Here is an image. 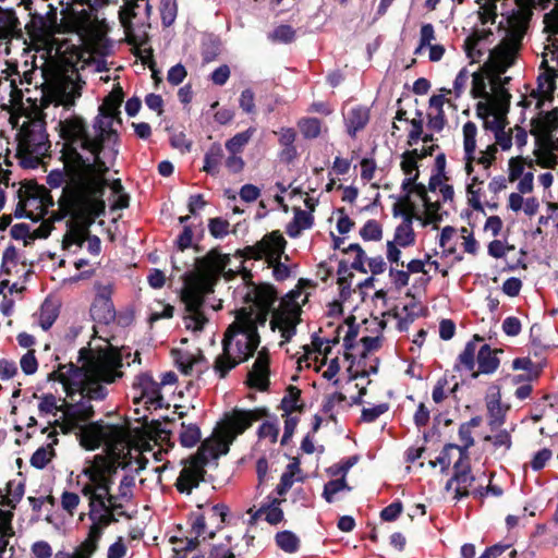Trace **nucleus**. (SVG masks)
<instances>
[{
	"instance_id": "nucleus-24",
	"label": "nucleus",
	"mask_w": 558,
	"mask_h": 558,
	"mask_svg": "<svg viewBox=\"0 0 558 558\" xmlns=\"http://www.w3.org/2000/svg\"><path fill=\"white\" fill-rule=\"evenodd\" d=\"M172 356L177 367L186 376L202 374L206 368L205 357L198 350L191 352L182 349H173Z\"/></svg>"
},
{
	"instance_id": "nucleus-35",
	"label": "nucleus",
	"mask_w": 558,
	"mask_h": 558,
	"mask_svg": "<svg viewBox=\"0 0 558 558\" xmlns=\"http://www.w3.org/2000/svg\"><path fill=\"white\" fill-rule=\"evenodd\" d=\"M345 125L348 133L354 136L357 131L362 130L368 122V110L364 107H354L345 114Z\"/></svg>"
},
{
	"instance_id": "nucleus-62",
	"label": "nucleus",
	"mask_w": 558,
	"mask_h": 558,
	"mask_svg": "<svg viewBox=\"0 0 558 558\" xmlns=\"http://www.w3.org/2000/svg\"><path fill=\"white\" fill-rule=\"evenodd\" d=\"M325 368H322V376L327 380H332L333 384L338 383L337 375L340 372V363L338 357H332L329 361L326 360V364L324 366Z\"/></svg>"
},
{
	"instance_id": "nucleus-61",
	"label": "nucleus",
	"mask_w": 558,
	"mask_h": 558,
	"mask_svg": "<svg viewBox=\"0 0 558 558\" xmlns=\"http://www.w3.org/2000/svg\"><path fill=\"white\" fill-rule=\"evenodd\" d=\"M81 502V498L76 493L63 492L61 495V507L71 515L74 513Z\"/></svg>"
},
{
	"instance_id": "nucleus-48",
	"label": "nucleus",
	"mask_w": 558,
	"mask_h": 558,
	"mask_svg": "<svg viewBox=\"0 0 558 558\" xmlns=\"http://www.w3.org/2000/svg\"><path fill=\"white\" fill-rule=\"evenodd\" d=\"M58 317V308L52 302L46 301L39 312L38 324L44 330H48Z\"/></svg>"
},
{
	"instance_id": "nucleus-38",
	"label": "nucleus",
	"mask_w": 558,
	"mask_h": 558,
	"mask_svg": "<svg viewBox=\"0 0 558 558\" xmlns=\"http://www.w3.org/2000/svg\"><path fill=\"white\" fill-rule=\"evenodd\" d=\"M460 231L452 227H445L439 234V246L444 254L453 255L458 251Z\"/></svg>"
},
{
	"instance_id": "nucleus-42",
	"label": "nucleus",
	"mask_w": 558,
	"mask_h": 558,
	"mask_svg": "<svg viewBox=\"0 0 558 558\" xmlns=\"http://www.w3.org/2000/svg\"><path fill=\"white\" fill-rule=\"evenodd\" d=\"M199 510L211 529H218L225 522V518L227 515V508L223 505L208 506L205 508H199Z\"/></svg>"
},
{
	"instance_id": "nucleus-19",
	"label": "nucleus",
	"mask_w": 558,
	"mask_h": 558,
	"mask_svg": "<svg viewBox=\"0 0 558 558\" xmlns=\"http://www.w3.org/2000/svg\"><path fill=\"white\" fill-rule=\"evenodd\" d=\"M287 241L280 231L266 233L254 245L245 246L241 255L247 259H265L266 263H274L284 255Z\"/></svg>"
},
{
	"instance_id": "nucleus-22",
	"label": "nucleus",
	"mask_w": 558,
	"mask_h": 558,
	"mask_svg": "<svg viewBox=\"0 0 558 558\" xmlns=\"http://www.w3.org/2000/svg\"><path fill=\"white\" fill-rule=\"evenodd\" d=\"M422 312V304L414 296L408 294L401 305L396 306L393 314H386L384 317L386 320H381L379 325H384L392 319L396 323V327L400 330H407L409 325Z\"/></svg>"
},
{
	"instance_id": "nucleus-51",
	"label": "nucleus",
	"mask_w": 558,
	"mask_h": 558,
	"mask_svg": "<svg viewBox=\"0 0 558 558\" xmlns=\"http://www.w3.org/2000/svg\"><path fill=\"white\" fill-rule=\"evenodd\" d=\"M92 225H89L87 227V229H89ZM88 230H86L83 239L77 242V243H72V244H69V245H65L64 243V239L62 240V246L63 248L65 250H70L72 246H81L83 244L84 241H87V250L90 254L93 255H98L100 253V248H101V243H100V240L98 236H89L88 234Z\"/></svg>"
},
{
	"instance_id": "nucleus-44",
	"label": "nucleus",
	"mask_w": 558,
	"mask_h": 558,
	"mask_svg": "<svg viewBox=\"0 0 558 558\" xmlns=\"http://www.w3.org/2000/svg\"><path fill=\"white\" fill-rule=\"evenodd\" d=\"M255 128H248L244 132L236 133L233 137L226 142V149L229 154H242L245 145L251 141L255 134Z\"/></svg>"
},
{
	"instance_id": "nucleus-14",
	"label": "nucleus",
	"mask_w": 558,
	"mask_h": 558,
	"mask_svg": "<svg viewBox=\"0 0 558 558\" xmlns=\"http://www.w3.org/2000/svg\"><path fill=\"white\" fill-rule=\"evenodd\" d=\"M123 101V90L120 85H116L110 94L104 99L99 107L98 114L93 122V129L99 131L100 136L106 142L102 150V158L106 160H116L119 154V135L116 125L121 124L120 107Z\"/></svg>"
},
{
	"instance_id": "nucleus-46",
	"label": "nucleus",
	"mask_w": 558,
	"mask_h": 558,
	"mask_svg": "<svg viewBox=\"0 0 558 558\" xmlns=\"http://www.w3.org/2000/svg\"><path fill=\"white\" fill-rule=\"evenodd\" d=\"M223 158V149L220 144H213L205 155L204 170L208 173H217Z\"/></svg>"
},
{
	"instance_id": "nucleus-49",
	"label": "nucleus",
	"mask_w": 558,
	"mask_h": 558,
	"mask_svg": "<svg viewBox=\"0 0 558 558\" xmlns=\"http://www.w3.org/2000/svg\"><path fill=\"white\" fill-rule=\"evenodd\" d=\"M299 472V466L296 463H290L281 475L280 483L276 488V492L279 496H283L294 484V482L298 480L295 477L296 473Z\"/></svg>"
},
{
	"instance_id": "nucleus-15",
	"label": "nucleus",
	"mask_w": 558,
	"mask_h": 558,
	"mask_svg": "<svg viewBox=\"0 0 558 558\" xmlns=\"http://www.w3.org/2000/svg\"><path fill=\"white\" fill-rule=\"evenodd\" d=\"M531 118V134L535 138L534 156L535 161L543 168H554L557 165L555 150L558 148V138L554 132L558 129V109L551 111L534 110Z\"/></svg>"
},
{
	"instance_id": "nucleus-47",
	"label": "nucleus",
	"mask_w": 558,
	"mask_h": 558,
	"mask_svg": "<svg viewBox=\"0 0 558 558\" xmlns=\"http://www.w3.org/2000/svg\"><path fill=\"white\" fill-rule=\"evenodd\" d=\"M277 546L286 553H295L300 545L299 537L291 531H282L276 534Z\"/></svg>"
},
{
	"instance_id": "nucleus-4",
	"label": "nucleus",
	"mask_w": 558,
	"mask_h": 558,
	"mask_svg": "<svg viewBox=\"0 0 558 558\" xmlns=\"http://www.w3.org/2000/svg\"><path fill=\"white\" fill-rule=\"evenodd\" d=\"M519 13L512 10L507 16L502 15L499 25L504 32V36L499 44L493 49H488L489 54L485 61L482 71L470 72L462 69L454 78L453 92L456 97H460L471 78V96L473 97V88L475 78L482 77L492 82L493 87H500L504 92H508L506 84L510 77L502 76L506 71L512 66L517 60L518 53L522 46V40L527 31V11L520 9ZM487 34L485 31H476L465 40V52L471 62L481 61V57L487 50L485 45Z\"/></svg>"
},
{
	"instance_id": "nucleus-63",
	"label": "nucleus",
	"mask_w": 558,
	"mask_h": 558,
	"mask_svg": "<svg viewBox=\"0 0 558 558\" xmlns=\"http://www.w3.org/2000/svg\"><path fill=\"white\" fill-rule=\"evenodd\" d=\"M20 365L24 374L33 375L38 368L34 350H28L20 360Z\"/></svg>"
},
{
	"instance_id": "nucleus-27",
	"label": "nucleus",
	"mask_w": 558,
	"mask_h": 558,
	"mask_svg": "<svg viewBox=\"0 0 558 558\" xmlns=\"http://www.w3.org/2000/svg\"><path fill=\"white\" fill-rule=\"evenodd\" d=\"M314 349L304 345L303 347V355L299 357L300 366L304 365L306 367H313L316 372H320L326 364V357L330 352V345L327 342L325 347L323 342L319 344L314 341Z\"/></svg>"
},
{
	"instance_id": "nucleus-30",
	"label": "nucleus",
	"mask_w": 558,
	"mask_h": 558,
	"mask_svg": "<svg viewBox=\"0 0 558 558\" xmlns=\"http://www.w3.org/2000/svg\"><path fill=\"white\" fill-rule=\"evenodd\" d=\"M466 457V451L461 446L449 444L445 446L436 461L432 464L434 466L438 464L442 471H446L453 462L454 469H459Z\"/></svg>"
},
{
	"instance_id": "nucleus-11",
	"label": "nucleus",
	"mask_w": 558,
	"mask_h": 558,
	"mask_svg": "<svg viewBox=\"0 0 558 558\" xmlns=\"http://www.w3.org/2000/svg\"><path fill=\"white\" fill-rule=\"evenodd\" d=\"M69 32L75 33L83 47L72 46L66 48L63 62L75 72L83 70L101 46L105 39V29L101 22L88 11H73L65 20Z\"/></svg>"
},
{
	"instance_id": "nucleus-59",
	"label": "nucleus",
	"mask_w": 558,
	"mask_h": 558,
	"mask_svg": "<svg viewBox=\"0 0 558 558\" xmlns=\"http://www.w3.org/2000/svg\"><path fill=\"white\" fill-rule=\"evenodd\" d=\"M178 8L175 0H163L161 8V19L166 26H170L177 16Z\"/></svg>"
},
{
	"instance_id": "nucleus-21",
	"label": "nucleus",
	"mask_w": 558,
	"mask_h": 558,
	"mask_svg": "<svg viewBox=\"0 0 558 558\" xmlns=\"http://www.w3.org/2000/svg\"><path fill=\"white\" fill-rule=\"evenodd\" d=\"M134 402L144 403L145 407L158 409L162 407L160 386L148 374L136 376L133 383Z\"/></svg>"
},
{
	"instance_id": "nucleus-53",
	"label": "nucleus",
	"mask_w": 558,
	"mask_h": 558,
	"mask_svg": "<svg viewBox=\"0 0 558 558\" xmlns=\"http://www.w3.org/2000/svg\"><path fill=\"white\" fill-rule=\"evenodd\" d=\"M301 133L306 138H315L320 133V121L316 118L303 119L299 122Z\"/></svg>"
},
{
	"instance_id": "nucleus-18",
	"label": "nucleus",
	"mask_w": 558,
	"mask_h": 558,
	"mask_svg": "<svg viewBox=\"0 0 558 558\" xmlns=\"http://www.w3.org/2000/svg\"><path fill=\"white\" fill-rule=\"evenodd\" d=\"M307 299V293L301 288H296L283 296L278 307L272 310L270 328L280 335V345L289 342L295 336L296 326L301 322L302 306Z\"/></svg>"
},
{
	"instance_id": "nucleus-3",
	"label": "nucleus",
	"mask_w": 558,
	"mask_h": 558,
	"mask_svg": "<svg viewBox=\"0 0 558 558\" xmlns=\"http://www.w3.org/2000/svg\"><path fill=\"white\" fill-rule=\"evenodd\" d=\"M77 485L88 500L92 525L86 539L72 554L59 551L54 558H90L104 530L125 513V505L133 497L135 477L120 474L117 465L99 457L82 469L77 475Z\"/></svg>"
},
{
	"instance_id": "nucleus-5",
	"label": "nucleus",
	"mask_w": 558,
	"mask_h": 558,
	"mask_svg": "<svg viewBox=\"0 0 558 558\" xmlns=\"http://www.w3.org/2000/svg\"><path fill=\"white\" fill-rule=\"evenodd\" d=\"M276 289L267 283L250 284L243 296L245 305L227 328L222 339V352L216 357L214 371L225 378L227 374L247 361L260 343L258 326H263L277 300Z\"/></svg>"
},
{
	"instance_id": "nucleus-13",
	"label": "nucleus",
	"mask_w": 558,
	"mask_h": 558,
	"mask_svg": "<svg viewBox=\"0 0 558 558\" xmlns=\"http://www.w3.org/2000/svg\"><path fill=\"white\" fill-rule=\"evenodd\" d=\"M14 124L20 126L16 157L23 167L36 168L50 147L44 119L39 113L21 114L15 118Z\"/></svg>"
},
{
	"instance_id": "nucleus-43",
	"label": "nucleus",
	"mask_w": 558,
	"mask_h": 558,
	"mask_svg": "<svg viewBox=\"0 0 558 558\" xmlns=\"http://www.w3.org/2000/svg\"><path fill=\"white\" fill-rule=\"evenodd\" d=\"M17 26V17L11 9L0 8V39H8L13 36Z\"/></svg>"
},
{
	"instance_id": "nucleus-2",
	"label": "nucleus",
	"mask_w": 558,
	"mask_h": 558,
	"mask_svg": "<svg viewBox=\"0 0 558 558\" xmlns=\"http://www.w3.org/2000/svg\"><path fill=\"white\" fill-rule=\"evenodd\" d=\"M61 145L62 160L75 167L64 191L61 208L65 213H96L101 209L99 189L101 174H106L116 160L102 158L106 142L99 131L89 130L87 120L74 111L63 110L56 125Z\"/></svg>"
},
{
	"instance_id": "nucleus-50",
	"label": "nucleus",
	"mask_w": 558,
	"mask_h": 558,
	"mask_svg": "<svg viewBox=\"0 0 558 558\" xmlns=\"http://www.w3.org/2000/svg\"><path fill=\"white\" fill-rule=\"evenodd\" d=\"M435 40V29L434 26L429 23L423 24L420 31V44L414 50L415 54H420L424 48H428L434 45Z\"/></svg>"
},
{
	"instance_id": "nucleus-31",
	"label": "nucleus",
	"mask_w": 558,
	"mask_h": 558,
	"mask_svg": "<svg viewBox=\"0 0 558 558\" xmlns=\"http://www.w3.org/2000/svg\"><path fill=\"white\" fill-rule=\"evenodd\" d=\"M438 194L444 203H452L454 197L453 186L448 183V179L442 170L432 175L428 182L427 194ZM430 197V195H428Z\"/></svg>"
},
{
	"instance_id": "nucleus-10",
	"label": "nucleus",
	"mask_w": 558,
	"mask_h": 558,
	"mask_svg": "<svg viewBox=\"0 0 558 558\" xmlns=\"http://www.w3.org/2000/svg\"><path fill=\"white\" fill-rule=\"evenodd\" d=\"M545 32L548 34L547 43L542 52L541 66L545 69L537 77V87L522 96L520 105L523 108L542 109L546 101L553 99L558 76V8L544 16Z\"/></svg>"
},
{
	"instance_id": "nucleus-25",
	"label": "nucleus",
	"mask_w": 558,
	"mask_h": 558,
	"mask_svg": "<svg viewBox=\"0 0 558 558\" xmlns=\"http://www.w3.org/2000/svg\"><path fill=\"white\" fill-rule=\"evenodd\" d=\"M150 14V5L148 0H125L124 5L119 11L122 26L130 35L132 32V20H138L144 24Z\"/></svg>"
},
{
	"instance_id": "nucleus-16",
	"label": "nucleus",
	"mask_w": 558,
	"mask_h": 558,
	"mask_svg": "<svg viewBox=\"0 0 558 558\" xmlns=\"http://www.w3.org/2000/svg\"><path fill=\"white\" fill-rule=\"evenodd\" d=\"M38 78L43 80L41 85L45 86L43 92L45 102L70 108L81 97L82 86L75 80L65 75H56L48 80L45 77V71L36 66L23 72L22 82L37 85Z\"/></svg>"
},
{
	"instance_id": "nucleus-9",
	"label": "nucleus",
	"mask_w": 558,
	"mask_h": 558,
	"mask_svg": "<svg viewBox=\"0 0 558 558\" xmlns=\"http://www.w3.org/2000/svg\"><path fill=\"white\" fill-rule=\"evenodd\" d=\"M494 89L492 82L482 77L475 78L473 98L477 99L476 114L483 120L484 128L494 133L493 145L502 150L512 146V129L506 130V114L510 95L500 87Z\"/></svg>"
},
{
	"instance_id": "nucleus-1",
	"label": "nucleus",
	"mask_w": 558,
	"mask_h": 558,
	"mask_svg": "<svg viewBox=\"0 0 558 558\" xmlns=\"http://www.w3.org/2000/svg\"><path fill=\"white\" fill-rule=\"evenodd\" d=\"M104 344L80 350L78 362L59 365L58 369L49 374L50 380L59 381L66 396L73 401L68 403L58 400L53 395L40 398L38 409L41 413L57 415L62 413L61 429L71 433L78 429L80 442L87 450L105 447L107 454H97L85 466L92 464L96 458H106L119 469L130 468L140 471L145 468L146 459L142 457L138 447L133 446L129 430L122 425L92 423L82 425L92 418L94 408L90 401H101L108 395L107 386L122 377V355L107 340Z\"/></svg>"
},
{
	"instance_id": "nucleus-54",
	"label": "nucleus",
	"mask_w": 558,
	"mask_h": 558,
	"mask_svg": "<svg viewBox=\"0 0 558 558\" xmlns=\"http://www.w3.org/2000/svg\"><path fill=\"white\" fill-rule=\"evenodd\" d=\"M348 253H352L355 255L354 259L351 263L352 268L361 272H366L365 265L367 264V259L369 257L366 256L362 247L359 244H351L348 247Z\"/></svg>"
},
{
	"instance_id": "nucleus-7",
	"label": "nucleus",
	"mask_w": 558,
	"mask_h": 558,
	"mask_svg": "<svg viewBox=\"0 0 558 558\" xmlns=\"http://www.w3.org/2000/svg\"><path fill=\"white\" fill-rule=\"evenodd\" d=\"M229 257L217 251H210L205 257L196 259L195 269L184 275L182 300L186 306L185 328L201 331L207 318L201 311L206 294L213 291L217 279L225 270Z\"/></svg>"
},
{
	"instance_id": "nucleus-17",
	"label": "nucleus",
	"mask_w": 558,
	"mask_h": 558,
	"mask_svg": "<svg viewBox=\"0 0 558 558\" xmlns=\"http://www.w3.org/2000/svg\"><path fill=\"white\" fill-rule=\"evenodd\" d=\"M426 153H420L417 149L408 150L402 154L401 169L405 175L402 182V190L405 194H416L423 202L425 207L424 223L436 225L442 219V211L439 201H433L427 194V187L417 183L418 178V160L422 159Z\"/></svg>"
},
{
	"instance_id": "nucleus-52",
	"label": "nucleus",
	"mask_w": 558,
	"mask_h": 558,
	"mask_svg": "<svg viewBox=\"0 0 558 558\" xmlns=\"http://www.w3.org/2000/svg\"><path fill=\"white\" fill-rule=\"evenodd\" d=\"M344 489L350 490L344 477L332 480L325 484L323 496L326 501L332 502L333 496Z\"/></svg>"
},
{
	"instance_id": "nucleus-12",
	"label": "nucleus",
	"mask_w": 558,
	"mask_h": 558,
	"mask_svg": "<svg viewBox=\"0 0 558 558\" xmlns=\"http://www.w3.org/2000/svg\"><path fill=\"white\" fill-rule=\"evenodd\" d=\"M64 169L66 170L65 172L60 171V170L51 171L47 177V183L52 189L60 187L64 184L63 190H62V195L60 196V198L58 201V204H59L58 213L53 214L51 217H52L53 221H60V220L66 218V221H65L66 230L64 233V243H65V245H69L72 243L80 242L83 239V236L87 230V227L89 225H93L95 219L104 213L105 201L102 197H104L105 187L107 185V181L105 180V174H101L102 183L99 189V197H98L99 202L101 203V209H99V211H97V214L89 213V210H87V209L85 210L87 213H83L82 215H80V213H77V215H76V213H73V214L65 213V210H63L61 208V201L65 195L64 191L68 187L69 182L71 181V175L76 170V168L74 166L71 167V166H68L64 163Z\"/></svg>"
},
{
	"instance_id": "nucleus-34",
	"label": "nucleus",
	"mask_w": 558,
	"mask_h": 558,
	"mask_svg": "<svg viewBox=\"0 0 558 558\" xmlns=\"http://www.w3.org/2000/svg\"><path fill=\"white\" fill-rule=\"evenodd\" d=\"M481 341L482 339L478 336H475L473 340L466 343L464 350L459 354L457 364L458 369H465L472 373L475 372V357L477 359Z\"/></svg>"
},
{
	"instance_id": "nucleus-40",
	"label": "nucleus",
	"mask_w": 558,
	"mask_h": 558,
	"mask_svg": "<svg viewBox=\"0 0 558 558\" xmlns=\"http://www.w3.org/2000/svg\"><path fill=\"white\" fill-rule=\"evenodd\" d=\"M90 314L94 320L102 324H109L116 317V312L112 302L94 301Z\"/></svg>"
},
{
	"instance_id": "nucleus-26",
	"label": "nucleus",
	"mask_w": 558,
	"mask_h": 558,
	"mask_svg": "<svg viewBox=\"0 0 558 558\" xmlns=\"http://www.w3.org/2000/svg\"><path fill=\"white\" fill-rule=\"evenodd\" d=\"M454 470V476L447 483L446 488L448 490H452L456 498H461L468 496L469 494L476 493L482 495V492H480L477 488L471 490L475 477L470 473L466 465L461 464L459 469Z\"/></svg>"
},
{
	"instance_id": "nucleus-32",
	"label": "nucleus",
	"mask_w": 558,
	"mask_h": 558,
	"mask_svg": "<svg viewBox=\"0 0 558 558\" xmlns=\"http://www.w3.org/2000/svg\"><path fill=\"white\" fill-rule=\"evenodd\" d=\"M486 407L488 411L489 425L493 429L499 428L505 422L507 408L500 402L499 390L490 392L486 398Z\"/></svg>"
},
{
	"instance_id": "nucleus-37",
	"label": "nucleus",
	"mask_w": 558,
	"mask_h": 558,
	"mask_svg": "<svg viewBox=\"0 0 558 558\" xmlns=\"http://www.w3.org/2000/svg\"><path fill=\"white\" fill-rule=\"evenodd\" d=\"M13 513L9 510H0V558H4V554L9 546V539L14 535L12 527Z\"/></svg>"
},
{
	"instance_id": "nucleus-45",
	"label": "nucleus",
	"mask_w": 558,
	"mask_h": 558,
	"mask_svg": "<svg viewBox=\"0 0 558 558\" xmlns=\"http://www.w3.org/2000/svg\"><path fill=\"white\" fill-rule=\"evenodd\" d=\"M201 429L196 424L182 423L180 430V442L183 447L192 448L201 440Z\"/></svg>"
},
{
	"instance_id": "nucleus-64",
	"label": "nucleus",
	"mask_w": 558,
	"mask_h": 558,
	"mask_svg": "<svg viewBox=\"0 0 558 558\" xmlns=\"http://www.w3.org/2000/svg\"><path fill=\"white\" fill-rule=\"evenodd\" d=\"M31 550L35 558H51L52 557V548L45 541L35 542L32 545Z\"/></svg>"
},
{
	"instance_id": "nucleus-36",
	"label": "nucleus",
	"mask_w": 558,
	"mask_h": 558,
	"mask_svg": "<svg viewBox=\"0 0 558 558\" xmlns=\"http://www.w3.org/2000/svg\"><path fill=\"white\" fill-rule=\"evenodd\" d=\"M313 225V215L311 211L294 209L293 220L287 226V234L290 238H298L303 230L310 229Z\"/></svg>"
},
{
	"instance_id": "nucleus-55",
	"label": "nucleus",
	"mask_w": 558,
	"mask_h": 558,
	"mask_svg": "<svg viewBox=\"0 0 558 558\" xmlns=\"http://www.w3.org/2000/svg\"><path fill=\"white\" fill-rule=\"evenodd\" d=\"M500 0H488V3H485L484 5L480 7V19L482 21V24H488L495 23V20L497 17V2Z\"/></svg>"
},
{
	"instance_id": "nucleus-33",
	"label": "nucleus",
	"mask_w": 558,
	"mask_h": 558,
	"mask_svg": "<svg viewBox=\"0 0 558 558\" xmlns=\"http://www.w3.org/2000/svg\"><path fill=\"white\" fill-rule=\"evenodd\" d=\"M280 504L281 501L279 499L274 498L268 505L260 507L255 512H253V509H250L248 512L252 513L253 521L264 517L268 523L275 525L283 519V512L280 508Z\"/></svg>"
},
{
	"instance_id": "nucleus-20",
	"label": "nucleus",
	"mask_w": 558,
	"mask_h": 558,
	"mask_svg": "<svg viewBox=\"0 0 558 558\" xmlns=\"http://www.w3.org/2000/svg\"><path fill=\"white\" fill-rule=\"evenodd\" d=\"M52 205V197L44 186L28 187L20 195L21 216L35 221L44 218Z\"/></svg>"
},
{
	"instance_id": "nucleus-41",
	"label": "nucleus",
	"mask_w": 558,
	"mask_h": 558,
	"mask_svg": "<svg viewBox=\"0 0 558 558\" xmlns=\"http://www.w3.org/2000/svg\"><path fill=\"white\" fill-rule=\"evenodd\" d=\"M215 535L214 529H211L206 520L204 519L201 511L193 513V522L191 527V537L197 543L199 538L206 539L211 538Z\"/></svg>"
},
{
	"instance_id": "nucleus-8",
	"label": "nucleus",
	"mask_w": 558,
	"mask_h": 558,
	"mask_svg": "<svg viewBox=\"0 0 558 558\" xmlns=\"http://www.w3.org/2000/svg\"><path fill=\"white\" fill-rule=\"evenodd\" d=\"M478 129L472 121L462 125V162L466 179V195L469 205L481 210L483 184L489 178V168L496 159L497 148L487 145L484 149H477Z\"/></svg>"
},
{
	"instance_id": "nucleus-39",
	"label": "nucleus",
	"mask_w": 558,
	"mask_h": 558,
	"mask_svg": "<svg viewBox=\"0 0 558 558\" xmlns=\"http://www.w3.org/2000/svg\"><path fill=\"white\" fill-rule=\"evenodd\" d=\"M8 145H9L8 140L3 136H0V185L1 184L8 185V183H9L10 170L8 168L3 167V166H5V167L10 166V162L8 159V153H9ZM4 199H5L4 192L0 187V209L4 205Z\"/></svg>"
},
{
	"instance_id": "nucleus-56",
	"label": "nucleus",
	"mask_w": 558,
	"mask_h": 558,
	"mask_svg": "<svg viewBox=\"0 0 558 558\" xmlns=\"http://www.w3.org/2000/svg\"><path fill=\"white\" fill-rule=\"evenodd\" d=\"M364 240L376 241L383 235L381 227L376 220H368L360 231Z\"/></svg>"
},
{
	"instance_id": "nucleus-58",
	"label": "nucleus",
	"mask_w": 558,
	"mask_h": 558,
	"mask_svg": "<svg viewBox=\"0 0 558 558\" xmlns=\"http://www.w3.org/2000/svg\"><path fill=\"white\" fill-rule=\"evenodd\" d=\"M459 245L464 252L474 255L477 252L478 244L474 239L473 234L466 229L461 228L460 230V242Z\"/></svg>"
},
{
	"instance_id": "nucleus-23",
	"label": "nucleus",
	"mask_w": 558,
	"mask_h": 558,
	"mask_svg": "<svg viewBox=\"0 0 558 558\" xmlns=\"http://www.w3.org/2000/svg\"><path fill=\"white\" fill-rule=\"evenodd\" d=\"M269 352L266 348H262L257 352V356L247 374L246 384L254 389L264 391L269 385Z\"/></svg>"
},
{
	"instance_id": "nucleus-6",
	"label": "nucleus",
	"mask_w": 558,
	"mask_h": 558,
	"mask_svg": "<svg viewBox=\"0 0 558 558\" xmlns=\"http://www.w3.org/2000/svg\"><path fill=\"white\" fill-rule=\"evenodd\" d=\"M258 417L256 411L233 410L227 413L214 429L211 437L204 440L197 453L184 464L175 483L178 490L190 494L197 487L204 476V466L210 460L226 454L233 440Z\"/></svg>"
},
{
	"instance_id": "nucleus-29",
	"label": "nucleus",
	"mask_w": 558,
	"mask_h": 558,
	"mask_svg": "<svg viewBox=\"0 0 558 558\" xmlns=\"http://www.w3.org/2000/svg\"><path fill=\"white\" fill-rule=\"evenodd\" d=\"M498 351L493 350L488 344H481L477 352L478 369L472 373V377L476 378L480 374H493L499 367Z\"/></svg>"
},
{
	"instance_id": "nucleus-28",
	"label": "nucleus",
	"mask_w": 558,
	"mask_h": 558,
	"mask_svg": "<svg viewBox=\"0 0 558 558\" xmlns=\"http://www.w3.org/2000/svg\"><path fill=\"white\" fill-rule=\"evenodd\" d=\"M414 217L417 220H420L424 226L427 225L423 222L425 214L423 216H417L407 211L403 215L401 223L396 228L393 240H391V242H396V244H398L401 247H408L414 243L415 234L412 228V220Z\"/></svg>"
},
{
	"instance_id": "nucleus-60",
	"label": "nucleus",
	"mask_w": 558,
	"mask_h": 558,
	"mask_svg": "<svg viewBox=\"0 0 558 558\" xmlns=\"http://www.w3.org/2000/svg\"><path fill=\"white\" fill-rule=\"evenodd\" d=\"M52 458V451L49 448L37 449L31 458V463L37 469H44Z\"/></svg>"
},
{
	"instance_id": "nucleus-57",
	"label": "nucleus",
	"mask_w": 558,
	"mask_h": 558,
	"mask_svg": "<svg viewBox=\"0 0 558 558\" xmlns=\"http://www.w3.org/2000/svg\"><path fill=\"white\" fill-rule=\"evenodd\" d=\"M230 223L222 218H213L209 220V233L216 239H222L229 233Z\"/></svg>"
}]
</instances>
